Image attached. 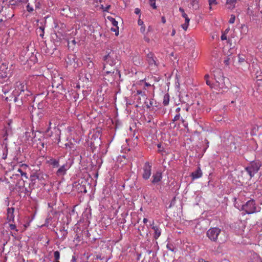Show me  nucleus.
I'll return each mask as SVG.
<instances>
[{
    "label": "nucleus",
    "mask_w": 262,
    "mask_h": 262,
    "mask_svg": "<svg viewBox=\"0 0 262 262\" xmlns=\"http://www.w3.org/2000/svg\"><path fill=\"white\" fill-rule=\"evenodd\" d=\"M184 18H185V23H187V24H189V21H190V19L189 18L188 16H186V17H184Z\"/></svg>",
    "instance_id": "42"
},
{
    "label": "nucleus",
    "mask_w": 262,
    "mask_h": 262,
    "mask_svg": "<svg viewBox=\"0 0 262 262\" xmlns=\"http://www.w3.org/2000/svg\"><path fill=\"white\" fill-rule=\"evenodd\" d=\"M7 155H8V148H7V146H6L5 147V148L3 151L2 158L3 159L5 160L7 157Z\"/></svg>",
    "instance_id": "19"
},
{
    "label": "nucleus",
    "mask_w": 262,
    "mask_h": 262,
    "mask_svg": "<svg viewBox=\"0 0 262 262\" xmlns=\"http://www.w3.org/2000/svg\"><path fill=\"white\" fill-rule=\"evenodd\" d=\"M162 21L163 23H165L166 22L165 18L164 17L162 18Z\"/></svg>",
    "instance_id": "50"
},
{
    "label": "nucleus",
    "mask_w": 262,
    "mask_h": 262,
    "mask_svg": "<svg viewBox=\"0 0 262 262\" xmlns=\"http://www.w3.org/2000/svg\"><path fill=\"white\" fill-rule=\"evenodd\" d=\"M189 107L186 108V111L188 110Z\"/></svg>",
    "instance_id": "59"
},
{
    "label": "nucleus",
    "mask_w": 262,
    "mask_h": 262,
    "mask_svg": "<svg viewBox=\"0 0 262 262\" xmlns=\"http://www.w3.org/2000/svg\"><path fill=\"white\" fill-rule=\"evenodd\" d=\"M27 10L28 12H31L33 11V8L32 7L30 6L29 5H28L27 6Z\"/></svg>",
    "instance_id": "33"
},
{
    "label": "nucleus",
    "mask_w": 262,
    "mask_h": 262,
    "mask_svg": "<svg viewBox=\"0 0 262 262\" xmlns=\"http://www.w3.org/2000/svg\"><path fill=\"white\" fill-rule=\"evenodd\" d=\"M146 60L150 66H157L153 53L150 52L148 53L146 56Z\"/></svg>",
    "instance_id": "8"
},
{
    "label": "nucleus",
    "mask_w": 262,
    "mask_h": 262,
    "mask_svg": "<svg viewBox=\"0 0 262 262\" xmlns=\"http://www.w3.org/2000/svg\"><path fill=\"white\" fill-rule=\"evenodd\" d=\"M76 87L77 88L79 89L80 88V85H77Z\"/></svg>",
    "instance_id": "55"
},
{
    "label": "nucleus",
    "mask_w": 262,
    "mask_h": 262,
    "mask_svg": "<svg viewBox=\"0 0 262 262\" xmlns=\"http://www.w3.org/2000/svg\"><path fill=\"white\" fill-rule=\"evenodd\" d=\"M19 2H21V3H26L28 0H18Z\"/></svg>",
    "instance_id": "48"
},
{
    "label": "nucleus",
    "mask_w": 262,
    "mask_h": 262,
    "mask_svg": "<svg viewBox=\"0 0 262 262\" xmlns=\"http://www.w3.org/2000/svg\"><path fill=\"white\" fill-rule=\"evenodd\" d=\"M110 7H111L110 5H108V6H106L105 9H104V11H107L110 8Z\"/></svg>",
    "instance_id": "46"
},
{
    "label": "nucleus",
    "mask_w": 262,
    "mask_h": 262,
    "mask_svg": "<svg viewBox=\"0 0 262 262\" xmlns=\"http://www.w3.org/2000/svg\"><path fill=\"white\" fill-rule=\"evenodd\" d=\"M48 162L53 168L58 167L59 166V158L57 159L51 158Z\"/></svg>",
    "instance_id": "12"
},
{
    "label": "nucleus",
    "mask_w": 262,
    "mask_h": 262,
    "mask_svg": "<svg viewBox=\"0 0 262 262\" xmlns=\"http://www.w3.org/2000/svg\"><path fill=\"white\" fill-rule=\"evenodd\" d=\"M152 180L151 181V183L154 184H155L160 181L162 179V173L160 171H157L155 173H154L152 176Z\"/></svg>",
    "instance_id": "9"
},
{
    "label": "nucleus",
    "mask_w": 262,
    "mask_h": 262,
    "mask_svg": "<svg viewBox=\"0 0 262 262\" xmlns=\"http://www.w3.org/2000/svg\"><path fill=\"white\" fill-rule=\"evenodd\" d=\"M140 12H141V11H140V9H139V8H136L135 9V13L136 14H140Z\"/></svg>",
    "instance_id": "37"
},
{
    "label": "nucleus",
    "mask_w": 262,
    "mask_h": 262,
    "mask_svg": "<svg viewBox=\"0 0 262 262\" xmlns=\"http://www.w3.org/2000/svg\"><path fill=\"white\" fill-rule=\"evenodd\" d=\"M144 228V226H140L138 227V230L140 235L141 236L143 235L142 231H143Z\"/></svg>",
    "instance_id": "25"
},
{
    "label": "nucleus",
    "mask_w": 262,
    "mask_h": 262,
    "mask_svg": "<svg viewBox=\"0 0 262 262\" xmlns=\"http://www.w3.org/2000/svg\"><path fill=\"white\" fill-rule=\"evenodd\" d=\"M7 76L6 72H3L0 70V78H3Z\"/></svg>",
    "instance_id": "28"
},
{
    "label": "nucleus",
    "mask_w": 262,
    "mask_h": 262,
    "mask_svg": "<svg viewBox=\"0 0 262 262\" xmlns=\"http://www.w3.org/2000/svg\"><path fill=\"white\" fill-rule=\"evenodd\" d=\"M108 19L111 21L112 25L113 26L116 27L117 28V29H119V27H118V21H116L114 18L111 17V18Z\"/></svg>",
    "instance_id": "20"
},
{
    "label": "nucleus",
    "mask_w": 262,
    "mask_h": 262,
    "mask_svg": "<svg viewBox=\"0 0 262 262\" xmlns=\"http://www.w3.org/2000/svg\"><path fill=\"white\" fill-rule=\"evenodd\" d=\"M235 20V16L234 15H231L229 19V23L230 24H233Z\"/></svg>",
    "instance_id": "26"
},
{
    "label": "nucleus",
    "mask_w": 262,
    "mask_h": 262,
    "mask_svg": "<svg viewBox=\"0 0 262 262\" xmlns=\"http://www.w3.org/2000/svg\"><path fill=\"white\" fill-rule=\"evenodd\" d=\"M143 178L145 180H148L151 173V165L148 162H146L143 167Z\"/></svg>",
    "instance_id": "7"
},
{
    "label": "nucleus",
    "mask_w": 262,
    "mask_h": 262,
    "mask_svg": "<svg viewBox=\"0 0 262 262\" xmlns=\"http://www.w3.org/2000/svg\"><path fill=\"white\" fill-rule=\"evenodd\" d=\"M241 210L244 211L246 214H250L260 211V208L256 207L253 199H251L242 206Z\"/></svg>",
    "instance_id": "3"
},
{
    "label": "nucleus",
    "mask_w": 262,
    "mask_h": 262,
    "mask_svg": "<svg viewBox=\"0 0 262 262\" xmlns=\"http://www.w3.org/2000/svg\"><path fill=\"white\" fill-rule=\"evenodd\" d=\"M21 166L23 167V166H25V167H27V165L26 164H22L21 165Z\"/></svg>",
    "instance_id": "52"
},
{
    "label": "nucleus",
    "mask_w": 262,
    "mask_h": 262,
    "mask_svg": "<svg viewBox=\"0 0 262 262\" xmlns=\"http://www.w3.org/2000/svg\"><path fill=\"white\" fill-rule=\"evenodd\" d=\"M60 232H61L62 234L61 238L64 239L66 238V237L67 236L68 234V231L67 230H66L64 228H62V229H60Z\"/></svg>",
    "instance_id": "18"
},
{
    "label": "nucleus",
    "mask_w": 262,
    "mask_h": 262,
    "mask_svg": "<svg viewBox=\"0 0 262 262\" xmlns=\"http://www.w3.org/2000/svg\"><path fill=\"white\" fill-rule=\"evenodd\" d=\"M176 33V31L174 30H173L171 33V36H174Z\"/></svg>",
    "instance_id": "49"
},
{
    "label": "nucleus",
    "mask_w": 262,
    "mask_h": 262,
    "mask_svg": "<svg viewBox=\"0 0 262 262\" xmlns=\"http://www.w3.org/2000/svg\"><path fill=\"white\" fill-rule=\"evenodd\" d=\"M261 166V162L258 160L250 162L248 165L245 168L250 178H252L259 170Z\"/></svg>",
    "instance_id": "4"
},
{
    "label": "nucleus",
    "mask_w": 262,
    "mask_h": 262,
    "mask_svg": "<svg viewBox=\"0 0 262 262\" xmlns=\"http://www.w3.org/2000/svg\"><path fill=\"white\" fill-rule=\"evenodd\" d=\"M54 256L55 260H58L60 258V253L58 251H56L54 252Z\"/></svg>",
    "instance_id": "22"
},
{
    "label": "nucleus",
    "mask_w": 262,
    "mask_h": 262,
    "mask_svg": "<svg viewBox=\"0 0 262 262\" xmlns=\"http://www.w3.org/2000/svg\"><path fill=\"white\" fill-rule=\"evenodd\" d=\"M189 26V24L187 23H184L181 25L182 28L185 31L187 30L188 27Z\"/></svg>",
    "instance_id": "31"
},
{
    "label": "nucleus",
    "mask_w": 262,
    "mask_h": 262,
    "mask_svg": "<svg viewBox=\"0 0 262 262\" xmlns=\"http://www.w3.org/2000/svg\"><path fill=\"white\" fill-rule=\"evenodd\" d=\"M171 247H172V245H167V249H169V250H171V251H173L174 250H173V249Z\"/></svg>",
    "instance_id": "41"
},
{
    "label": "nucleus",
    "mask_w": 262,
    "mask_h": 262,
    "mask_svg": "<svg viewBox=\"0 0 262 262\" xmlns=\"http://www.w3.org/2000/svg\"><path fill=\"white\" fill-rule=\"evenodd\" d=\"M151 228L154 231V237L155 239H157L161 234V229L159 228L158 226L157 225H151Z\"/></svg>",
    "instance_id": "10"
},
{
    "label": "nucleus",
    "mask_w": 262,
    "mask_h": 262,
    "mask_svg": "<svg viewBox=\"0 0 262 262\" xmlns=\"http://www.w3.org/2000/svg\"><path fill=\"white\" fill-rule=\"evenodd\" d=\"M147 221H148L147 219H146V218L143 219V222L144 224H146L147 222Z\"/></svg>",
    "instance_id": "47"
},
{
    "label": "nucleus",
    "mask_w": 262,
    "mask_h": 262,
    "mask_svg": "<svg viewBox=\"0 0 262 262\" xmlns=\"http://www.w3.org/2000/svg\"><path fill=\"white\" fill-rule=\"evenodd\" d=\"M180 118V114H177L174 117V118L173 119L172 121L173 122L174 121H176L178 120H179Z\"/></svg>",
    "instance_id": "30"
},
{
    "label": "nucleus",
    "mask_w": 262,
    "mask_h": 262,
    "mask_svg": "<svg viewBox=\"0 0 262 262\" xmlns=\"http://www.w3.org/2000/svg\"><path fill=\"white\" fill-rule=\"evenodd\" d=\"M221 39L222 40H226L227 39V36H226V35L225 34H223L221 36Z\"/></svg>",
    "instance_id": "43"
},
{
    "label": "nucleus",
    "mask_w": 262,
    "mask_h": 262,
    "mask_svg": "<svg viewBox=\"0 0 262 262\" xmlns=\"http://www.w3.org/2000/svg\"><path fill=\"white\" fill-rule=\"evenodd\" d=\"M137 94L141 95L144 100H147V97L145 93V91H142L141 90H137Z\"/></svg>",
    "instance_id": "17"
},
{
    "label": "nucleus",
    "mask_w": 262,
    "mask_h": 262,
    "mask_svg": "<svg viewBox=\"0 0 262 262\" xmlns=\"http://www.w3.org/2000/svg\"><path fill=\"white\" fill-rule=\"evenodd\" d=\"M111 67H109L108 70H111Z\"/></svg>",
    "instance_id": "57"
},
{
    "label": "nucleus",
    "mask_w": 262,
    "mask_h": 262,
    "mask_svg": "<svg viewBox=\"0 0 262 262\" xmlns=\"http://www.w3.org/2000/svg\"><path fill=\"white\" fill-rule=\"evenodd\" d=\"M72 261L73 262H75L76 261V259H75V258L74 257H73Z\"/></svg>",
    "instance_id": "51"
},
{
    "label": "nucleus",
    "mask_w": 262,
    "mask_h": 262,
    "mask_svg": "<svg viewBox=\"0 0 262 262\" xmlns=\"http://www.w3.org/2000/svg\"><path fill=\"white\" fill-rule=\"evenodd\" d=\"M190 4L193 9H197L199 8L198 0H190Z\"/></svg>",
    "instance_id": "16"
},
{
    "label": "nucleus",
    "mask_w": 262,
    "mask_h": 262,
    "mask_svg": "<svg viewBox=\"0 0 262 262\" xmlns=\"http://www.w3.org/2000/svg\"><path fill=\"white\" fill-rule=\"evenodd\" d=\"M103 73L104 79L108 81H113L116 75H120L119 71L116 70L115 65L119 62V58L116 52L111 50L103 57Z\"/></svg>",
    "instance_id": "1"
},
{
    "label": "nucleus",
    "mask_w": 262,
    "mask_h": 262,
    "mask_svg": "<svg viewBox=\"0 0 262 262\" xmlns=\"http://www.w3.org/2000/svg\"><path fill=\"white\" fill-rule=\"evenodd\" d=\"M39 29L42 31V33L41 34H40L39 36L42 38L43 36V35H44V29L43 28H42V27H40Z\"/></svg>",
    "instance_id": "39"
},
{
    "label": "nucleus",
    "mask_w": 262,
    "mask_h": 262,
    "mask_svg": "<svg viewBox=\"0 0 262 262\" xmlns=\"http://www.w3.org/2000/svg\"><path fill=\"white\" fill-rule=\"evenodd\" d=\"M144 103L145 104L146 107L147 108H150L151 106L153 105V101L152 100H149V102L147 101V100H144Z\"/></svg>",
    "instance_id": "21"
},
{
    "label": "nucleus",
    "mask_w": 262,
    "mask_h": 262,
    "mask_svg": "<svg viewBox=\"0 0 262 262\" xmlns=\"http://www.w3.org/2000/svg\"><path fill=\"white\" fill-rule=\"evenodd\" d=\"M214 82H212L210 80V76L208 74L204 76V79L207 85L209 86L211 89L220 91L221 89L226 88L225 84V78L223 76V72L220 69H216L212 72Z\"/></svg>",
    "instance_id": "2"
},
{
    "label": "nucleus",
    "mask_w": 262,
    "mask_h": 262,
    "mask_svg": "<svg viewBox=\"0 0 262 262\" xmlns=\"http://www.w3.org/2000/svg\"><path fill=\"white\" fill-rule=\"evenodd\" d=\"M49 124H50V125H51V122H50Z\"/></svg>",
    "instance_id": "60"
},
{
    "label": "nucleus",
    "mask_w": 262,
    "mask_h": 262,
    "mask_svg": "<svg viewBox=\"0 0 262 262\" xmlns=\"http://www.w3.org/2000/svg\"><path fill=\"white\" fill-rule=\"evenodd\" d=\"M224 234L221 229L217 227L211 228L208 230L206 235L212 242H217L220 235Z\"/></svg>",
    "instance_id": "5"
},
{
    "label": "nucleus",
    "mask_w": 262,
    "mask_h": 262,
    "mask_svg": "<svg viewBox=\"0 0 262 262\" xmlns=\"http://www.w3.org/2000/svg\"><path fill=\"white\" fill-rule=\"evenodd\" d=\"M158 147L160 148V145L159 144H158Z\"/></svg>",
    "instance_id": "58"
},
{
    "label": "nucleus",
    "mask_w": 262,
    "mask_h": 262,
    "mask_svg": "<svg viewBox=\"0 0 262 262\" xmlns=\"http://www.w3.org/2000/svg\"><path fill=\"white\" fill-rule=\"evenodd\" d=\"M236 0H227L226 5L228 9H233L235 7Z\"/></svg>",
    "instance_id": "14"
},
{
    "label": "nucleus",
    "mask_w": 262,
    "mask_h": 262,
    "mask_svg": "<svg viewBox=\"0 0 262 262\" xmlns=\"http://www.w3.org/2000/svg\"><path fill=\"white\" fill-rule=\"evenodd\" d=\"M10 228L11 230H15L16 231H17L15 224H10Z\"/></svg>",
    "instance_id": "34"
},
{
    "label": "nucleus",
    "mask_w": 262,
    "mask_h": 262,
    "mask_svg": "<svg viewBox=\"0 0 262 262\" xmlns=\"http://www.w3.org/2000/svg\"><path fill=\"white\" fill-rule=\"evenodd\" d=\"M38 179V177L37 175H31L30 176V180L31 181L32 183L33 184L34 181Z\"/></svg>",
    "instance_id": "27"
},
{
    "label": "nucleus",
    "mask_w": 262,
    "mask_h": 262,
    "mask_svg": "<svg viewBox=\"0 0 262 262\" xmlns=\"http://www.w3.org/2000/svg\"><path fill=\"white\" fill-rule=\"evenodd\" d=\"M150 5L153 8V9H156L157 7L156 6V3L155 1H150Z\"/></svg>",
    "instance_id": "32"
},
{
    "label": "nucleus",
    "mask_w": 262,
    "mask_h": 262,
    "mask_svg": "<svg viewBox=\"0 0 262 262\" xmlns=\"http://www.w3.org/2000/svg\"><path fill=\"white\" fill-rule=\"evenodd\" d=\"M14 208H9L7 210V219L9 221H13L14 220Z\"/></svg>",
    "instance_id": "13"
},
{
    "label": "nucleus",
    "mask_w": 262,
    "mask_h": 262,
    "mask_svg": "<svg viewBox=\"0 0 262 262\" xmlns=\"http://www.w3.org/2000/svg\"><path fill=\"white\" fill-rule=\"evenodd\" d=\"M144 39L145 41H146L147 42H148L150 40L149 38L148 37H147V36H144Z\"/></svg>",
    "instance_id": "44"
},
{
    "label": "nucleus",
    "mask_w": 262,
    "mask_h": 262,
    "mask_svg": "<svg viewBox=\"0 0 262 262\" xmlns=\"http://www.w3.org/2000/svg\"><path fill=\"white\" fill-rule=\"evenodd\" d=\"M18 172H19L20 174V175L22 176V177H25L26 179H28V177L27 176V173L25 172H24L20 168H19L18 170H17Z\"/></svg>",
    "instance_id": "24"
},
{
    "label": "nucleus",
    "mask_w": 262,
    "mask_h": 262,
    "mask_svg": "<svg viewBox=\"0 0 262 262\" xmlns=\"http://www.w3.org/2000/svg\"><path fill=\"white\" fill-rule=\"evenodd\" d=\"M111 30L112 31L115 32L116 35H118V34H119V31H118V30L117 29V28H112Z\"/></svg>",
    "instance_id": "35"
},
{
    "label": "nucleus",
    "mask_w": 262,
    "mask_h": 262,
    "mask_svg": "<svg viewBox=\"0 0 262 262\" xmlns=\"http://www.w3.org/2000/svg\"><path fill=\"white\" fill-rule=\"evenodd\" d=\"M179 11L181 12L182 13V16L183 17H186V16H187V15L185 13V11H184V10L183 8L180 7L179 8Z\"/></svg>",
    "instance_id": "29"
},
{
    "label": "nucleus",
    "mask_w": 262,
    "mask_h": 262,
    "mask_svg": "<svg viewBox=\"0 0 262 262\" xmlns=\"http://www.w3.org/2000/svg\"><path fill=\"white\" fill-rule=\"evenodd\" d=\"M138 24L139 26H143L144 25V22L142 20L139 19L138 21Z\"/></svg>",
    "instance_id": "38"
},
{
    "label": "nucleus",
    "mask_w": 262,
    "mask_h": 262,
    "mask_svg": "<svg viewBox=\"0 0 262 262\" xmlns=\"http://www.w3.org/2000/svg\"><path fill=\"white\" fill-rule=\"evenodd\" d=\"M71 164L69 162H66L61 166H59L58 169L56 172V174L58 177H62L66 174L67 171L70 168Z\"/></svg>",
    "instance_id": "6"
},
{
    "label": "nucleus",
    "mask_w": 262,
    "mask_h": 262,
    "mask_svg": "<svg viewBox=\"0 0 262 262\" xmlns=\"http://www.w3.org/2000/svg\"><path fill=\"white\" fill-rule=\"evenodd\" d=\"M225 62H226V64H228V60H225Z\"/></svg>",
    "instance_id": "56"
},
{
    "label": "nucleus",
    "mask_w": 262,
    "mask_h": 262,
    "mask_svg": "<svg viewBox=\"0 0 262 262\" xmlns=\"http://www.w3.org/2000/svg\"><path fill=\"white\" fill-rule=\"evenodd\" d=\"M208 3L209 5V9L210 10L211 9V6L213 5H216L217 4L216 0H208Z\"/></svg>",
    "instance_id": "23"
},
{
    "label": "nucleus",
    "mask_w": 262,
    "mask_h": 262,
    "mask_svg": "<svg viewBox=\"0 0 262 262\" xmlns=\"http://www.w3.org/2000/svg\"><path fill=\"white\" fill-rule=\"evenodd\" d=\"M3 21V19L1 18V19H0V24H1V23H2Z\"/></svg>",
    "instance_id": "54"
},
{
    "label": "nucleus",
    "mask_w": 262,
    "mask_h": 262,
    "mask_svg": "<svg viewBox=\"0 0 262 262\" xmlns=\"http://www.w3.org/2000/svg\"><path fill=\"white\" fill-rule=\"evenodd\" d=\"M191 176L193 179H196L201 178L202 176V172L200 167H198L195 171L192 172Z\"/></svg>",
    "instance_id": "11"
},
{
    "label": "nucleus",
    "mask_w": 262,
    "mask_h": 262,
    "mask_svg": "<svg viewBox=\"0 0 262 262\" xmlns=\"http://www.w3.org/2000/svg\"><path fill=\"white\" fill-rule=\"evenodd\" d=\"M245 61V58L244 57H241L240 56H238V62H243Z\"/></svg>",
    "instance_id": "36"
},
{
    "label": "nucleus",
    "mask_w": 262,
    "mask_h": 262,
    "mask_svg": "<svg viewBox=\"0 0 262 262\" xmlns=\"http://www.w3.org/2000/svg\"><path fill=\"white\" fill-rule=\"evenodd\" d=\"M181 110V108L180 107H177L176 109V112L178 113V114H180L179 112Z\"/></svg>",
    "instance_id": "45"
},
{
    "label": "nucleus",
    "mask_w": 262,
    "mask_h": 262,
    "mask_svg": "<svg viewBox=\"0 0 262 262\" xmlns=\"http://www.w3.org/2000/svg\"><path fill=\"white\" fill-rule=\"evenodd\" d=\"M145 85H146V86H150V84H148L147 83H145Z\"/></svg>",
    "instance_id": "53"
},
{
    "label": "nucleus",
    "mask_w": 262,
    "mask_h": 262,
    "mask_svg": "<svg viewBox=\"0 0 262 262\" xmlns=\"http://www.w3.org/2000/svg\"><path fill=\"white\" fill-rule=\"evenodd\" d=\"M140 30L142 33H144V32L145 31V27L144 25L141 26Z\"/></svg>",
    "instance_id": "40"
},
{
    "label": "nucleus",
    "mask_w": 262,
    "mask_h": 262,
    "mask_svg": "<svg viewBox=\"0 0 262 262\" xmlns=\"http://www.w3.org/2000/svg\"><path fill=\"white\" fill-rule=\"evenodd\" d=\"M169 102V96L168 94H166L164 95L163 103L164 105H167Z\"/></svg>",
    "instance_id": "15"
}]
</instances>
